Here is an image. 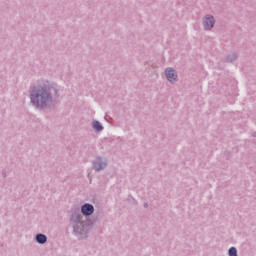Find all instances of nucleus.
<instances>
[{
    "instance_id": "f257e3e1",
    "label": "nucleus",
    "mask_w": 256,
    "mask_h": 256,
    "mask_svg": "<svg viewBox=\"0 0 256 256\" xmlns=\"http://www.w3.org/2000/svg\"><path fill=\"white\" fill-rule=\"evenodd\" d=\"M31 101L34 105L38 107H45L47 103L51 100L49 99V94H47V90L43 87L34 88L31 93Z\"/></svg>"
},
{
    "instance_id": "f03ea898",
    "label": "nucleus",
    "mask_w": 256,
    "mask_h": 256,
    "mask_svg": "<svg viewBox=\"0 0 256 256\" xmlns=\"http://www.w3.org/2000/svg\"><path fill=\"white\" fill-rule=\"evenodd\" d=\"M203 25L206 30L213 29V26L215 25V19L213 16H206L203 21Z\"/></svg>"
},
{
    "instance_id": "7ed1b4c3",
    "label": "nucleus",
    "mask_w": 256,
    "mask_h": 256,
    "mask_svg": "<svg viewBox=\"0 0 256 256\" xmlns=\"http://www.w3.org/2000/svg\"><path fill=\"white\" fill-rule=\"evenodd\" d=\"M165 74L168 81H170L171 83H173V81H177V73H175V70H173L172 68L166 69Z\"/></svg>"
},
{
    "instance_id": "20e7f679",
    "label": "nucleus",
    "mask_w": 256,
    "mask_h": 256,
    "mask_svg": "<svg viewBox=\"0 0 256 256\" xmlns=\"http://www.w3.org/2000/svg\"><path fill=\"white\" fill-rule=\"evenodd\" d=\"M81 211H82L83 215H93L95 208H93V205H91V204H85L82 206Z\"/></svg>"
},
{
    "instance_id": "39448f33",
    "label": "nucleus",
    "mask_w": 256,
    "mask_h": 256,
    "mask_svg": "<svg viewBox=\"0 0 256 256\" xmlns=\"http://www.w3.org/2000/svg\"><path fill=\"white\" fill-rule=\"evenodd\" d=\"M36 241L37 243H41V244L47 243V236H45L44 234H38L36 236Z\"/></svg>"
},
{
    "instance_id": "423d86ee",
    "label": "nucleus",
    "mask_w": 256,
    "mask_h": 256,
    "mask_svg": "<svg viewBox=\"0 0 256 256\" xmlns=\"http://www.w3.org/2000/svg\"><path fill=\"white\" fill-rule=\"evenodd\" d=\"M93 129H95L96 131H103V126L99 121H95L93 122Z\"/></svg>"
},
{
    "instance_id": "0eeeda50",
    "label": "nucleus",
    "mask_w": 256,
    "mask_h": 256,
    "mask_svg": "<svg viewBox=\"0 0 256 256\" xmlns=\"http://www.w3.org/2000/svg\"><path fill=\"white\" fill-rule=\"evenodd\" d=\"M106 166V163L99 164L98 162H95L94 164V168L96 169V171H101V169H105Z\"/></svg>"
},
{
    "instance_id": "6e6552de",
    "label": "nucleus",
    "mask_w": 256,
    "mask_h": 256,
    "mask_svg": "<svg viewBox=\"0 0 256 256\" xmlns=\"http://www.w3.org/2000/svg\"><path fill=\"white\" fill-rule=\"evenodd\" d=\"M229 256H237V249L235 247L229 249Z\"/></svg>"
}]
</instances>
